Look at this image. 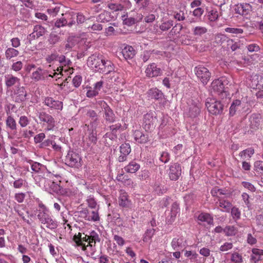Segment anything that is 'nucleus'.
<instances>
[{"label":"nucleus","instance_id":"f257e3e1","mask_svg":"<svg viewBox=\"0 0 263 263\" xmlns=\"http://www.w3.org/2000/svg\"><path fill=\"white\" fill-rule=\"evenodd\" d=\"M228 84V81L224 78H221L214 80L211 84V88L213 91L217 93L221 98H223L228 96V92L225 88V85Z\"/></svg>","mask_w":263,"mask_h":263},{"label":"nucleus","instance_id":"f03ea898","mask_svg":"<svg viewBox=\"0 0 263 263\" xmlns=\"http://www.w3.org/2000/svg\"><path fill=\"white\" fill-rule=\"evenodd\" d=\"M205 105L209 112L213 115H219L223 111V104L220 101L217 100L214 98H208Z\"/></svg>","mask_w":263,"mask_h":263},{"label":"nucleus","instance_id":"7ed1b4c3","mask_svg":"<svg viewBox=\"0 0 263 263\" xmlns=\"http://www.w3.org/2000/svg\"><path fill=\"white\" fill-rule=\"evenodd\" d=\"M194 72L198 79L203 85L207 84L211 78V72L207 68L202 66H198L195 68Z\"/></svg>","mask_w":263,"mask_h":263},{"label":"nucleus","instance_id":"20e7f679","mask_svg":"<svg viewBox=\"0 0 263 263\" xmlns=\"http://www.w3.org/2000/svg\"><path fill=\"white\" fill-rule=\"evenodd\" d=\"M43 104L51 110L61 111L63 108V102L55 100L51 97H46L43 99Z\"/></svg>","mask_w":263,"mask_h":263},{"label":"nucleus","instance_id":"39448f33","mask_svg":"<svg viewBox=\"0 0 263 263\" xmlns=\"http://www.w3.org/2000/svg\"><path fill=\"white\" fill-rule=\"evenodd\" d=\"M247 104L245 102H241L239 100H234L230 107L229 114L231 116H233L236 114H242L246 112L247 109H245Z\"/></svg>","mask_w":263,"mask_h":263},{"label":"nucleus","instance_id":"423d86ee","mask_svg":"<svg viewBox=\"0 0 263 263\" xmlns=\"http://www.w3.org/2000/svg\"><path fill=\"white\" fill-rule=\"evenodd\" d=\"M81 158L78 154L69 151L65 159V164L70 167H78L80 166Z\"/></svg>","mask_w":263,"mask_h":263},{"label":"nucleus","instance_id":"0eeeda50","mask_svg":"<svg viewBox=\"0 0 263 263\" xmlns=\"http://www.w3.org/2000/svg\"><path fill=\"white\" fill-rule=\"evenodd\" d=\"M200 112V104L192 100L187 103V106L185 110V114L192 118L197 117Z\"/></svg>","mask_w":263,"mask_h":263},{"label":"nucleus","instance_id":"6e6552de","mask_svg":"<svg viewBox=\"0 0 263 263\" xmlns=\"http://www.w3.org/2000/svg\"><path fill=\"white\" fill-rule=\"evenodd\" d=\"M28 162L31 165V170L34 173L39 174H44V176L48 177L50 178H52L53 177L52 174L49 173L46 167V166L39 162H34L31 160H29Z\"/></svg>","mask_w":263,"mask_h":263},{"label":"nucleus","instance_id":"1a4fd4ad","mask_svg":"<svg viewBox=\"0 0 263 263\" xmlns=\"http://www.w3.org/2000/svg\"><path fill=\"white\" fill-rule=\"evenodd\" d=\"M157 118L155 113L148 112L143 117V127L146 130H151L155 126Z\"/></svg>","mask_w":263,"mask_h":263},{"label":"nucleus","instance_id":"9d476101","mask_svg":"<svg viewBox=\"0 0 263 263\" xmlns=\"http://www.w3.org/2000/svg\"><path fill=\"white\" fill-rule=\"evenodd\" d=\"M38 117L40 121L47 124V129L52 130L55 126V121L52 116L45 111H41L38 114Z\"/></svg>","mask_w":263,"mask_h":263},{"label":"nucleus","instance_id":"9b49d317","mask_svg":"<svg viewBox=\"0 0 263 263\" xmlns=\"http://www.w3.org/2000/svg\"><path fill=\"white\" fill-rule=\"evenodd\" d=\"M103 58L102 55L93 54L88 58L87 64L93 70L99 72V67L102 63Z\"/></svg>","mask_w":263,"mask_h":263},{"label":"nucleus","instance_id":"f8f14e48","mask_svg":"<svg viewBox=\"0 0 263 263\" xmlns=\"http://www.w3.org/2000/svg\"><path fill=\"white\" fill-rule=\"evenodd\" d=\"M263 123V118L259 114H253L249 117V126L251 129L256 130Z\"/></svg>","mask_w":263,"mask_h":263},{"label":"nucleus","instance_id":"ddd939ff","mask_svg":"<svg viewBox=\"0 0 263 263\" xmlns=\"http://www.w3.org/2000/svg\"><path fill=\"white\" fill-rule=\"evenodd\" d=\"M26 96L27 92L24 87L18 85L14 89L12 97L16 102L24 101Z\"/></svg>","mask_w":263,"mask_h":263},{"label":"nucleus","instance_id":"4468645a","mask_svg":"<svg viewBox=\"0 0 263 263\" xmlns=\"http://www.w3.org/2000/svg\"><path fill=\"white\" fill-rule=\"evenodd\" d=\"M118 203L120 206L123 208L129 209L132 206V201L129 199L127 193L124 190L120 191Z\"/></svg>","mask_w":263,"mask_h":263},{"label":"nucleus","instance_id":"2eb2a0df","mask_svg":"<svg viewBox=\"0 0 263 263\" xmlns=\"http://www.w3.org/2000/svg\"><path fill=\"white\" fill-rule=\"evenodd\" d=\"M181 174V165L177 163L171 165L168 171V175L171 180H178Z\"/></svg>","mask_w":263,"mask_h":263},{"label":"nucleus","instance_id":"dca6fc26","mask_svg":"<svg viewBox=\"0 0 263 263\" xmlns=\"http://www.w3.org/2000/svg\"><path fill=\"white\" fill-rule=\"evenodd\" d=\"M86 245L85 242L81 247V249L85 252V254L87 256L91 257L92 259L96 260L98 259V256L96 255V245L89 242H87Z\"/></svg>","mask_w":263,"mask_h":263},{"label":"nucleus","instance_id":"f3484780","mask_svg":"<svg viewBox=\"0 0 263 263\" xmlns=\"http://www.w3.org/2000/svg\"><path fill=\"white\" fill-rule=\"evenodd\" d=\"M100 73L108 74L115 70L114 64L109 60H106L104 57L102 59L101 67H99Z\"/></svg>","mask_w":263,"mask_h":263},{"label":"nucleus","instance_id":"a211bd4d","mask_svg":"<svg viewBox=\"0 0 263 263\" xmlns=\"http://www.w3.org/2000/svg\"><path fill=\"white\" fill-rule=\"evenodd\" d=\"M250 87L253 89H260L263 88V74H254L251 77Z\"/></svg>","mask_w":263,"mask_h":263},{"label":"nucleus","instance_id":"6ab92c4d","mask_svg":"<svg viewBox=\"0 0 263 263\" xmlns=\"http://www.w3.org/2000/svg\"><path fill=\"white\" fill-rule=\"evenodd\" d=\"M145 72L146 76L149 78L158 77L162 74L161 69L155 63L148 65Z\"/></svg>","mask_w":263,"mask_h":263},{"label":"nucleus","instance_id":"aec40b11","mask_svg":"<svg viewBox=\"0 0 263 263\" xmlns=\"http://www.w3.org/2000/svg\"><path fill=\"white\" fill-rule=\"evenodd\" d=\"M120 155L118 157L119 162H124L127 160V156L131 152V148L129 144L123 143L120 147Z\"/></svg>","mask_w":263,"mask_h":263},{"label":"nucleus","instance_id":"412c9836","mask_svg":"<svg viewBox=\"0 0 263 263\" xmlns=\"http://www.w3.org/2000/svg\"><path fill=\"white\" fill-rule=\"evenodd\" d=\"M4 82L6 86L10 88L15 85H20V79L12 74H6L4 76Z\"/></svg>","mask_w":263,"mask_h":263},{"label":"nucleus","instance_id":"4be33fe9","mask_svg":"<svg viewBox=\"0 0 263 263\" xmlns=\"http://www.w3.org/2000/svg\"><path fill=\"white\" fill-rule=\"evenodd\" d=\"M44 186L50 193H58L60 190V186L53 180L44 179Z\"/></svg>","mask_w":263,"mask_h":263},{"label":"nucleus","instance_id":"5701e85b","mask_svg":"<svg viewBox=\"0 0 263 263\" xmlns=\"http://www.w3.org/2000/svg\"><path fill=\"white\" fill-rule=\"evenodd\" d=\"M186 246V241L182 237L174 238L171 242V246L174 250L179 251Z\"/></svg>","mask_w":263,"mask_h":263},{"label":"nucleus","instance_id":"b1692460","mask_svg":"<svg viewBox=\"0 0 263 263\" xmlns=\"http://www.w3.org/2000/svg\"><path fill=\"white\" fill-rule=\"evenodd\" d=\"M48 72L41 68L39 67L32 73L31 78L35 81L44 80L48 78Z\"/></svg>","mask_w":263,"mask_h":263},{"label":"nucleus","instance_id":"393cba45","mask_svg":"<svg viewBox=\"0 0 263 263\" xmlns=\"http://www.w3.org/2000/svg\"><path fill=\"white\" fill-rule=\"evenodd\" d=\"M46 32V30L44 27L37 25L34 26L33 32L30 34L29 36L31 39H38L44 35Z\"/></svg>","mask_w":263,"mask_h":263},{"label":"nucleus","instance_id":"a878e982","mask_svg":"<svg viewBox=\"0 0 263 263\" xmlns=\"http://www.w3.org/2000/svg\"><path fill=\"white\" fill-rule=\"evenodd\" d=\"M179 212V204L176 202L173 203L172 205L171 211L168 213L169 215L166 218L167 221L169 223H171L174 221Z\"/></svg>","mask_w":263,"mask_h":263},{"label":"nucleus","instance_id":"bb28decb","mask_svg":"<svg viewBox=\"0 0 263 263\" xmlns=\"http://www.w3.org/2000/svg\"><path fill=\"white\" fill-rule=\"evenodd\" d=\"M251 6L249 4H243L238 5L235 8L236 13L241 15H247L251 11Z\"/></svg>","mask_w":263,"mask_h":263},{"label":"nucleus","instance_id":"cd10ccee","mask_svg":"<svg viewBox=\"0 0 263 263\" xmlns=\"http://www.w3.org/2000/svg\"><path fill=\"white\" fill-rule=\"evenodd\" d=\"M83 240L85 242H89L96 245L97 242H100V239L98 234L96 232L92 231L89 233V235H85Z\"/></svg>","mask_w":263,"mask_h":263},{"label":"nucleus","instance_id":"c85d7f7f","mask_svg":"<svg viewBox=\"0 0 263 263\" xmlns=\"http://www.w3.org/2000/svg\"><path fill=\"white\" fill-rule=\"evenodd\" d=\"M252 254L250 256V260L252 262L256 263L261 260V256H263V250L258 248H253L251 250Z\"/></svg>","mask_w":263,"mask_h":263},{"label":"nucleus","instance_id":"c756f323","mask_svg":"<svg viewBox=\"0 0 263 263\" xmlns=\"http://www.w3.org/2000/svg\"><path fill=\"white\" fill-rule=\"evenodd\" d=\"M133 136L135 140L139 143H145L148 141L147 135L139 130L134 132Z\"/></svg>","mask_w":263,"mask_h":263},{"label":"nucleus","instance_id":"7c9ffc66","mask_svg":"<svg viewBox=\"0 0 263 263\" xmlns=\"http://www.w3.org/2000/svg\"><path fill=\"white\" fill-rule=\"evenodd\" d=\"M140 168V165L135 161H132L124 167L125 171L128 173H135Z\"/></svg>","mask_w":263,"mask_h":263},{"label":"nucleus","instance_id":"2f4dec72","mask_svg":"<svg viewBox=\"0 0 263 263\" xmlns=\"http://www.w3.org/2000/svg\"><path fill=\"white\" fill-rule=\"evenodd\" d=\"M41 223L45 224L46 227L50 230H54L58 226V222L53 219L51 215L42 221Z\"/></svg>","mask_w":263,"mask_h":263},{"label":"nucleus","instance_id":"473e14b6","mask_svg":"<svg viewBox=\"0 0 263 263\" xmlns=\"http://www.w3.org/2000/svg\"><path fill=\"white\" fill-rule=\"evenodd\" d=\"M122 53L125 59H130L135 55V50L131 46L127 45L122 49Z\"/></svg>","mask_w":263,"mask_h":263},{"label":"nucleus","instance_id":"72a5a7b5","mask_svg":"<svg viewBox=\"0 0 263 263\" xmlns=\"http://www.w3.org/2000/svg\"><path fill=\"white\" fill-rule=\"evenodd\" d=\"M218 204L221 211L223 212H229L232 207V204L230 201L222 199H218Z\"/></svg>","mask_w":263,"mask_h":263},{"label":"nucleus","instance_id":"f704fd0d","mask_svg":"<svg viewBox=\"0 0 263 263\" xmlns=\"http://www.w3.org/2000/svg\"><path fill=\"white\" fill-rule=\"evenodd\" d=\"M193 34L195 36H201L208 32V28L201 26H196L192 29Z\"/></svg>","mask_w":263,"mask_h":263},{"label":"nucleus","instance_id":"c9c22d12","mask_svg":"<svg viewBox=\"0 0 263 263\" xmlns=\"http://www.w3.org/2000/svg\"><path fill=\"white\" fill-rule=\"evenodd\" d=\"M148 96L151 99L155 100L161 99L163 97L162 91L157 88L151 89L148 92Z\"/></svg>","mask_w":263,"mask_h":263},{"label":"nucleus","instance_id":"e433bc0d","mask_svg":"<svg viewBox=\"0 0 263 263\" xmlns=\"http://www.w3.org/2000/svg\"><path fill=\"white\" fill-rule=\"evenodd\" d=\"M121 127V124L120 123L116 124L110 126V129L111 131L110 133H107L105 134L106 137L113 140L116 138V133Z\"/></svg>","mask_w":263,"mask_h":263},{"label":"nucleus","instance_id":"4c0bfd02","mask_svg":"<svg viewBox=\"0 0 263 263\" xmlns=\"http://www.w3.org/2000/svg\"><path fill=\"white\" fill-rule=\"evenodd\" d=\"M64 19L67 22V25L71 27L75 24V14L73 12H67L63 14Z\"/></svg>","mask_w":263,"mask_h":263},{"label":"nucleus","instance_id":"58836bf2","mask_svg":"<svg viewBox=\"0 0 263 263\" xmlns=\"http://www.w3.org/2000/svg\"><path fill=\"white\" fill-rule=\"evenodd\" d=\"M6 124L7 128L11 131L14 132L16 130L17 124L14 119L11 116H9L6 120Z\"/></svg>","mask_w":263,"mask_h":263},{"label":"nucleus","instance_id":"ea45409f","mask_svg":"<svg viewBox=\"0 0 263 263\" xmlns=\"http://www.w3.org/2000/svg\"><path fill=\"white\" fill-rule=\"evenodd\" d=\"M198 219L200 221L205 222L208 224H211L213 223V217L208 213H201L199 215Z\"/></svg>","mask_w":263,"mask_h":263},{"label":"nucleus","instance_id":"a19ab883","mask_svg":"<svg viewBox=\"0 0 263 263\" xmlns=\"http://www.w3.org/2000/svg\"><path fill=\"white\" fill-rule=\"evenodd\" d=\"M104 118L106 121L109 123H112L115 121L116 116L112 111L110 108L104 111Z\"/></svg>","mask_w":263,"mask_h":263},{"label":"nucleus","instance_id":"79ce46f5","mask_svg":"<svg viewBox=\"0 0 263 263\" xmlns=\"http://www.w3.org/2000/svg\"><path fill=\"white\" fill-rule=\"evenodd\" d=\"M18 54L19 52L17 50L11 47L7 48L5 51V56L8 60L17 57Z\"/></svg>","mask_w":263,"mask_h":263},{"label":"nucleus","instance_id":"37998d69","mask_svg":"<svg viewBox=\"0 0 263 263\" xmlns=\"http://www.w3.org/2000/svg\"><path fill=\"white\" fill-rule=\"evenodd\" d=\"M78 43L76 37L74 36H69L67 39V43L65 45L66 50H70Z\"/></svg>","mask_w":263,"mask_h":263},{"label":"nucleus","instance_id":"c03bdc74","mask_svg":"<svg viewBox=\"0 0 263 263\" xmlns=\"http://www.w3.org/2000/svg\"><path fill=\"white\" fill-rule=\"evenodd\" d=\"M88 131L87 146H90L92 143L95 144L97 141V133L96 130H90Z\"/></svg>","mask_w":263,"mask_h":263},{"label":"nucleus","instance_id":"a18cd8bd","mask_svg":"<svg viewBox=\"0 0 263 263\" xmlns=\"http://www.w3.org/2000/svg\"><path fill=\"white\" fill-rule=\"evenodd\" d=\"M254 153V150L252 148H249L241 152L239 156L242 159H247L250 158Z\"/></svg>","mask_w":263,"mask_h":263},{"label":"nucleus","instance_id":"49530a36","mask_svg":"<svg viewBox=\"0 0 263 263\" xmlns=\"http://www.w3.org/2000/svg\"><path fill=\"white\" fill-rule=\"evenodd\" d=\"M173 26V21L169 20L162 22L160 25L159 28L162 31H166L169 30Z\"/></svg>","mask_w":263,"mask_h":263},{"label":"nucleus","instance_id":"de8ad7c7","mask_svg":"<svg viewBox=\"0 0 263 263\" xmlns=\"http://www.w3.org/2000/svg\"><path fill=\"white\" fill-rule=\"evenodd\" d=\"M37 217L41 222L50 216L49 210H37Z\"/></svg>","mask_w":263,"mask_h":263},{"label":"nucleus","instance_id":"09e8293b","mask_svg":"<svg viewBox=\"0 0 263 263\" xmlns=\"http://www.w3.org/2000/svg\"><path fill=\"white\" fill-rule=\"evenodd\" d=\"M9 203H10L9 207L11 206L12 208H13L14 209V211L17 213L18 215L20 217H21L24 220H25V217L24 215V213L20 210V209L22 206L16 203L14 201H12V202L9 201Z\"/></svg>","mask_w":263,"mask_h":263},{"label":"nucleus","instance_id":"8fccbe9b","mask_svg":"<svg viewBox=\"0 0 263 263\" xmlns=\"http://www.w3.org/2000/svg\"><path fill=\"white\" fill-rule=\"evenodd\" d=\"M231 214L233 219L235 221L240 218L241 212L239 209L236 206H232L231 209Z\"/></svg>","mask_w":263,"mask_h":263},{"label":"nucleus","instance_id":"3c124183","mask_svg":"<svg viewBox=\"0 0 263 263\" xmlns=\"http://www.w3.org/2000/svg\"><path fill=\"white\" fill-rule=\"evenodd\" d=\"M237 229L234 227L231 226H227L224 229H223V232L227 236H234L237 233Z\"/></svg>","mask_w":263,"mask_h":263},{"label":"nucleus","instance_id":"603ef678","mask_svg":"<svg viewBox=\"0 0 263 263\" xmlns=\"http://www.w3.org/2000/svg\"><path fill=\"white\" fill-rule=\"evenodd\" d=\"M107 7L112 11H122L123 9V6L121 4L117 3H108Z\"/></svg>","mask_w":263,"mask_h":263},{"label":"nucleus","instance_id":"864d4df0","mask_svg":"<svg viewBox=\"0 0 263 263\" xmlns=\"http://www.w3.org/2000/svg\"><path fill=\"white\" fill-rule=\"evenodd\" d=\"M109 18L110 16L109 13L104 12L98 15L97 20L101 23H106L109 21Z\"/></svg>","mask_w":263,"mask_h":263},{"label":"nucleus","instance_id":"5fc2aeb1","mask_svg":"<svg viewBox=\"0 0 263 263\" xmlns=\"http://www.w3.org/2000/svg\"><path fill=\"white\" fill-rule=\"evenodd\" d=\"M231 260L234 263H242V257L237 252H234L231 254Z\"/></svg>","mask_w":263,"mask_h":263},{"label":"nucleus","instance_id":"6e6d98bb","mask_svg":"<svg viewBox=\"0 0 263 263\" xmlns=\"http://www.w3.org/2000/svg\"><path fill=\"white\" fill-rule=\"evenodd\" d=\"M63 67L64 66L69 65L71 63V61L69 59H66L64 55H58L57 61Z\"/></svg>","mask_w":263,"mask_h":263},{"label":"nucleus","instance_id":"4d7b16f0","mask_svg":"<svg viewBox=\"0 0 263 263\" xmlns=\"http://www.w3.org/2000/svg\"><path fill=\"white\" fill-rule=\"evenodd\" d=\"M254 170L263 176V161H257L254 164Z\"/></svg>","mask_w":263,"mask_h":263},{"label":"nucleus","instance_id":"13d9d810","mask_svg":"<svg viewBox=\"0 0 263 263\" xmlns=\"http://www.w3.org/2000/svg\"><path fill=\"white\" fill-rule=\"evenodd\" d=\"M208 16L211 22H214L218 19L219 14L216 10L212 9L209 11Z\"/></svg>","mask_w":263,"mask_h":263},{"label":"nucleus","instance_id":"bf43d9fd","mask_svg":"<svg viewBox=\"0 0 263 263\" xmlns=\"http://www.w3.org/2000/svg\"><path fill=\"white\" fill-rule=\"evenodd\" d=\"M99 124L98 118L93 120H91L89 124H85V126L87 127L88 130H96L97 127Z\"/></svg>","mask_w":263,"mask_h":263},{"label":"nucleus","instance_id":"052dcab7","mask_svg":"<svg viewBox=\"0 0 263 263\" xmlns=\"http://www.w3.org/2000/svg\"><path fill=\"white\" fill-rule=\"evenodd\" d=\"M58 54L57 52H54L51 53V54L48 55L46 57V62L49 63H54L57 61Z\"/></svg>","mask_w":263,"mask_h":263},{"label":"nucleus","instance_id":"680f3d73","mask_svg":"<svg viewBox=\"0 0 263 263\" xmlns=\"http://www.w3.org/2000/svg\"><path fill=\"white\" fill-rule=\"evenodd\" d=\"M84 237H81V234L79 233L78 235H75L73 236V240L76 243V244L80 247H82L85 241L83 240Z\"/></svg>","mask_w":263,"mask_h":263},{"label":"nucleus","instance_id":"e2e57ef3","mask_svg":"<svg viewBox=\"0 0 263 263\" xmlns=\"http://www.w3.org/2000/svg\"><path fill=\"white\" fill-rule=\"evenodd\" d=\"M173 73H170L168 72L167 74V77H165L162 81V84L163 85L165 86L167 88H170L171 87L170 85V81L172 80L170 78V77H171V78H173Z\"/></svg>","mask_w":263,"mask_h":263},{"label":"nucleus","instance_id":"0e129e2a","mask_svg":"<svg viewBox=\"0 0 263 263\" xmlns=\"http://www.w3.org/2000/svg\"><path fill=\"white\" fill-rule=\"evenodd\" d=\"M30 123V120L25 116L20 117L18 123L22 127H26Z\"/></svg>","mask_w":263,"mask_h":263},{"label":"nucleus","instance_id":"69168bd1","mask_svg":"<svg viewBox=\"0 0 263 263\" xmlns=\"http://www.w3.org/2000/svg\"><path fill=\"white\" fill-rule=\"evenodd\" d=\"M23 66V64L21 61H17L13 63L11 69L15 72H17L22 69Z\"/></svg>","mask_w":263,"mask_h":263},{"label":"nucleus","instance_id":"338daca9","mask_svg":"<svg viewBox=\"0 0 263 263\" xmlns=\"http://www.w3.org/2000/svg\"><path fill=\"white\" fill-rule=\"evenodd\" d=\"M66 23L67 22L65 21V19H64V17L62 14V16L55 21L54 23V26L58 28H60L67 25Z\"/></svg>","mask_w":263,"mask_h":263},{"label":"nucleus","instance_id":"774afa93","mask_svg":"<svg viewBox=\"0 0 263 263\" xmlns=\"http://www.w3.org/2000/svg\"><path fill=\"white\" fill-rule=\"evenodd\" d=\"M77 213L79 217L84 218L85 220L88 221L89 212L87 209H85L81 211H78Z\"/></svg>","mask_w":263,"mask_h":263}]
</instances>
